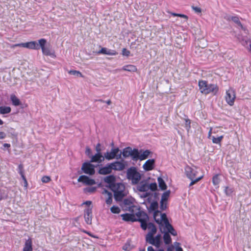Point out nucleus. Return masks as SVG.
<instances>
[{
	"label": "nucleus",
	"instance_id": "1",
	"mask_svg": "<svg viewBox=\"0 0 251 251\" xmlns=\"http://www.w3.org/2000/svg\"><path fill=\"white\" fill-rule=\"evenodd\" d=\"M153 218L155 222L159 225L160 230L163 228H166L172 235L174 236L177 235L176 231L169 223L165 213L162 214L159 211H155L153 214Z\"/></svg>",
	"mask_w": 251,
	"mask_h": 251
},
{
	"label": "nucleus",
	"instance_id": "2",
	"mask_svg": "<svg viewBox=\"0 0 251 251\" xmlns=\"http://www.w3.org/2000/svg\"><path fill=\"white\" fill-rule=\"evenodd\" d=\"M199 87L200 92L204 94L212 93L216 95L219 91V87L216 84H208L206 81L203 80H199Z\"/></svg>",
	"mask_w": 251,
	"mask_h": 251
},
{
	"label": "nucleus",
	"instance_id": "3",
	"mask_svg": "<svg viewBox=\"0 0 251 251\" xmlns=\"http://www.w3.org/2000/svg\"><path fill=\"white\" fill-rule=\"evenodd\" d=\"M142 175L135 167H131L127 170V178L131 181L132 184H138L140 181Z\"/></svg>",
	"mask_w": 251,
	"mask_h": 251
},
{
	"label": "nucleus",
	"instance_id": "4",
	"mask_svg": "<svg viewBox=\"0 0 251 251\" xmlns=\"http://www.w3.org/2000/svg\"><path fill=\"white\" fill-rule=\"evenodd\" d=\"M111 190L114 192V197L117 201H121L126 195L125 185L122 183H116L112 186Z\"/></svg>",
	"mask_w": 251,
	"mask_h": 251
},
{
	"label": "nucleus",
	"instance_id": "5",
	"mask_svg": "<svg viewBox=\"0 0 251 251\" xmlns=\"http://www.w3.org/2000/svg\"><path fill=\"white\" fill-rule=\"evenodd\" d=\"M225 98L226 102L229 105L233 106L234 104L236 99V93L235 90L232 87H229L226 90Z\"/></svg>",
	"mask_w": 251,
	"mask_h": 251
},
{
	"label": "nucleus",
	"instance_id": "6",
	"mask_svg": "<svg viewBox=\"0 0 251 251\" xmlns=\"http://www.w3.org/2000/svg\"><path fill=\"white\" fill-rule=\"evenodd\" d=\"M40 48H41L42 52L43 54L46 56H50L52 57H55L56 55L53 51H51L50 48L46 47L47 40L44 38H42L38 40Z\"/></svg>",
	"mask_w": 251,
	"mask_h": 251
},
{
	"label": "nucleus",
	"instance_id": "7",
	"mask_svg": "<svg viewBox=\"0 0 251 251\" xmlns=\"http://www.w3.org/2000/svg\"><path fill=\"white\" fill-rule=\"evenodd\" d=\"M137 217V221L141 223V227L143 230H146L147 228V222L149 219L147 214L142 211H139L136 213Z\"/></svg>",
	"mask_w": 251,
	"mask_h": 251
},
{
	"label": "nucleus",
	"instance_id": "8",
	"mask_svg": "<svg viewBox=\"0 0 251 251\" xmlns=\"http://www.w3.org/2000/svg\"><path fill=\"white\" fill-rule=\"evenodd\" d=\"M149 230V232L146 236V240L148 239L150 241L152 240L151 236H154V235L156 233L157 229L155 226L151 223H149L147 224V228Z\"/></svg>",
	"mask_w": 251,
	"mask_h": 251
},
{
	"label": "nucleus",
	"instance_id": "9",
	"mask_svg": "<svg viewBox=\"0 0 251 251\" xmlns=\"http://www.w3.org/2000/svg\"><path fill=\"white\" fill-rule=\"evenodd\" d=\"M185 173L187 177L190 179L196 178L198 171L196 169L191 168L189 166H186L185 168Z\"/></svg>",
	"mask_w": 251,
	"mask_h": 251
},
{
	"label": "nucleus",
	"instance_id": "10",
	"mask_svg": "<svg viewBox=\"0 0 251 251\" xmlns=\"http://www.w3.org/2000/svg\"><path fill=\"white\" fill-rule=\"evenodd\" d=\"M81 169L85 174L89 175H94L95 172L94 165L90 163L85 162L83 163Z\"/></svg>",
	"mask_w": 251,
	"mask_h": 251
},
{
	"label": "nucleus",
	"instance_id": "11",
	"mask_svg": "<svg viewBox=\"0 0 251 251\" xmlns=\"http://www.w3.org/2000/svg\"><path fill=\"white\" fill-rule=\"evenodd\" d=\"M161 234H157L155 237L153 236H151L152 240L150 241L147 239L146 241L147 243L155 246L156 248H159L161 243Z\"/></svg>",
	"mask_w": 251,
	"mask_h": 251
},
{
	"label": "nucleus",
	"instance_id": "12",
	"mask_svg": "<svg viewBox=\"0 0 251 251\" xmlns=\"http://www.w3.org/2000/svg\"><path fill=\"white\" fill-rule=\"evenodd\" d=\"M84 218L85 223L87 225L92 224V208L88 207L86 208L84 211Z\"/></svg>",
	"mask_w": 251,
	"mask_h": 251
},
{
	"label": "nucleus",
	"instance_id": "13",
	"mask_svg": "<svg viewBox=\"0 0 251 251\" xmlns=\"http://www.w3.org/2000/svg\"><path fill=\"white\" fill-rule=\"evenodd\" d=\"M22 47L31 50H38L40 46L38 42L36 41H30L26 43H22Z\"/></svg>",
	"mask_w": 251,
	"mask_h": 251
},
{
	"label": "nucleus",
	"instance_id": "14",
	"mask_svg": "<svg viewBox=\"0 0 251 251\" xmlns=\"http://www.w3.org/2000/svg\"><path fill=\"white\" fill-rule=\"evenodd\" d=\"M119 151V149L118 148L112 149L110 152L107 151L104 153V157L108 160L114 159Z\"/></svg>",
	"mask_w": 251,
	"mask_h": 251
},
{
	"label": "nucleus",
	"instance_id": "15",
	"mask_svg": "<svg viewBox=\"0 0 251 251\" xmlns=\"http://www.w3.org/2000/svg\"><path fill=\"white\" fill-rule=\"evenodd\" d=\"M77 180L78 182H81L88 185H92L96 183L94 179L90 178L88 176L84 175L80 176Z\"/></svg>",
	"mask_w": 251,
	"mask_h": 251
},
{
	"label": "nucleus",
	"instance_id": "16",
	"mask_svg": "<svg viewBox=\"0 0 251 251\" xmlns=\"http://www.w3.org/2000/svg\"><path fill=\"white\" fill-rule=\"evenodd\" d=\"M134 200L132 198H126L124 200V204L126 206V208L128 209V210L131 212H133L134 209L136 208L134 205Z\"/></svg>",
	"mask_w": 251,
	"mask_h": 251
},
{
	"label": "nucleus",
	"instance_id": "17",
	"mask_svg": "<svg viewBox=\"0 0 251 251\" xmlns=\"http://www.w3.org/2000/svg\"><path fill=\"white\" fill-rule=\"evenodd\" d=\"M155 165L154 159H148L143 165V168L145 171H149L153 169Z\"/></svg>",
	"mask_w": 251,
	"mask_h": 251
},
{
	"label": "nucleus",
	"instance_id": "18",
	"mask_svg": "<svg viewBox=\"0 0 251 251\" xmlns=\"http://www.w3.org/2000/svg\"><path fill=\"white\" fill-rule=\"evenodd\" d=\"M112 170L122 171L125 168V165L122 161H115L110 163Z\"/></svg>",
	"mask_w": 251,
	"mask_h": 251
},
{
	"label": "nucleus",
	"instance_id": "19",
	"mask_svg": "<svg viewBox=\"0 0 251 251\" xmlns=\"http://www.w3.org/2000/svg\"><path fill=\"white\" fill-rule=\"evenodd\" d=\"M224 19L227 21H232L234 23L240 26L242 28H243V26L240 21L239 17L237 16H231L226 15L225 16Z\"/></svg>",
	"mask_w": 251,
	"mask_h": 251
},
{
	"label": "nucleus",
	"instance_id": "20",
	"mask_svg": "<svg viewBox=\"0 0 251 251\" xmlns=\"http://www.w3.org/2000/svg\"><path fill=\"white\" fill-rule=\"evenodd\" d=\"M104 160V157H103L101 153H97L94 155H93L91 158V162H96L100 163Z\"/></svg>",
	"mask_w": 251,
	"mask_h": 251
},
{
	"label": "nucleus",
	"instance_id": "21",
	"mask_svg": "<svg viewBox=\"0 0 251 251\" xmlns=\"http://www.w3.org/2000/svg\"><path fill=\"white\" fill-rule=\"evenodd\" d=\"M138 190L140 192H145V193L142 195V197L146 198L148 197L149 194L147 192V191L149 190V184L147 183L141 184L138 186Z\"/></svg>",
	"mask_w": 251,
	"mask_h": 251
},
{
	"label": "nucleus",
	"instance_id": "22",
	"mask_svg": "<svg viewBox=\"0 0 251 251\" xmlns=\"http://www.w3.org/2000/svg\"><path fill=\"white\" fill-rule=\"evenodd\" d=\"M112 169L110 163L107 164L105 166L102 167L100 168L99 173L101 175H107L112 172Z\"/></svg>",
	"mask_w": 251,
	"mask_h": 251
},
{
	"label": "nucleus",
	"instance_id": "23",
	"mask_svg": "<svg viewBox=\"0 0 251 251\" xmlns=\"http://www.w3.org/2000/svg\"><path fill=\"white\" fill-rule=\"evenodd\" d=\"M98 54H103L109 55H116L117 52L116 50L108 49L106 48H102L98 52Z\"/></svg>",
	"mask_w": 251,
	"mask_h": 251
},
{
	"label": "nucleus",
	"instance_id": "24",
	"mask_svg": "<svg viewBox=\"0 0 251 251\" xmlns=\"http://www.w3.org/2000/svg\"><path fill=\"white\" fill-rule=\"evenodd\" d=\"M122 219L126 222H135L136 221V218L133 214L126 213L121 215Z\"/></svg>",
	"mask_w": 251,
	"mask_h": 251
},
{
	"label": "nucleus",
	"instance_id": "25",
	"mask_svg": "<svg viewBox=\"0 0 251 251\" xmlns=\"http://www.w3.org/2000/svg\"><path fill=\"white\" fill-rule=\"evenodd\" d=\"M161 232L164 233L163 235V240L164 243L166 244H170L172 242V239L171 236L169 234L170 232H169L166 228H163L162 230H160Z\"/></svg>",
	"mask_w": 251,
	"mask_h": 251
},
{
	"label": "nucleus",
	"instance_id": "26",
	"mask_svg": "<svg viewBox=\"0 0 251 251\" xmlns=\"http://www.w3.org/2000/svg\"><path fill=\"white\" fill-rule=\"evenodd\" d=\"M104 181L109 184L111 189H112V186L116 184V183H115V177L113 175L106 176L104 178Z\"/></svg>",
	"mask_w": 251,
	"mask_h": 251
},
{
	"label": "nucleus",
	"instance_id": "27",
	"mask_svg": "<svg viewBox=\"0 0 251 251\" xmlns=\"http://www.w3.org/2000/svg\"><path fill=\"white\" fill-rule=\"evenodd\" d=\"M151 153V152L148 150H146L145 151L140 150L139 160H143L146 159L148 157Z\"/></svg>",
	"mask_w": 251,
	"mask_h": 251
},
{
	"label": "nucleus",
	"instance_id": "28",
	"mask_svg": "<svg viewBox=\"0 0 251 251\" xmlns=\"http://www.w3.org/2000/svg\"><path fill=\"white\" fill-rule=\"evenodd\" d=\"M102 194L103 195H105L106 196V201H105V202H106V204H108V205L111 204L112 203V193L109 192H108L106 190H104L103 191Z\"/></svg>",
	"mask_w": 251,
	"mask_h": 251
},
{
	"label": "nucleus",
	"instance_id": "29",
	"mask_svg": "<svg viewBox=\"0 0 251 251\" xmlns=\"http://www.w3.org/2000/svg\"><path fill=\"white\" fill-rule=\"evenodd\" d=\"M121 70L128 71L130 72H136L137 71V67L133 65H125L121 69Z\"/></svg>",
	"mask_w": 251,
	"mask_h": 251
},
{
	"label": "nucleus",
	"instance_id": "30",
	"mask_svg": "<svg viewBox=\"0 0 251 251\" xmlns=\"http://www.w3.org/2000/svg\"><path fill=\"white\" fill-rule=\"evenodd\" d=\"M32 240L31 238L28 239L25 243L23 251H32Z\"/></svg>",
	"mask_w": 251,
	"mask_h": 251
},
{
	"label": "nucleus",
	"instance_id": "31",
	"mask_svg": "<svg viewBox=\"0 0 251 251\" xmlns=\"http://www.w3.org/2000/svg\"><path fill=\"white\" fill-rule=\"evenodd\" d=\"M131 157L134 160H137L139 159L140 157V150L137 149H134L131 151Z\"/></svg>",
	"mask_w": 251,
	"mask_h": 251
},
{
	"label": "nucleus",
	"instance_id": "32",
	"mask_svg": "<svg viewBox=\"0 0 251 251\" xmlns=\"http://www.w3.org/2000/svg\"><path fill=\"white\" fill-rule=\"evenodd\" d=\"M158 207V204L157 201H153L152 202L149 208V212H153V214L155 211H159L157 209Z\"/></svg>",
	"mask_w": 251,
	"mask_h": 251
},
{
	"label": "nucleus",
	"instance_id": "33",
	"mask_svg": "<svg viewBox=\"0 0 251 251\" xmlns=\"http://www.w3.org/2000/svg\"><path fill=\"white\" fill-rule=\"evenodd\" d=\"M10 100L12 101V104L14 106H19L21 104L20 100L14 94L11 95Z\"/></svg>",
	"mask_w": 251,
	"mask_h": 251
},
{
	"label": "nucleus",
	"instance_id": "34",
	"mask_svg": "<svg viewBox=\"0 0 251 251\" xmlns=\"http://www.w3.org/2000/svg\"><path fill=\"white\" fill-rule=\"evenodd\" d=\"M132 149L130 147H127L125 148L122 152L123 155L125 157H127L131 156Z\"/></svg>",
	"mask_w": 251,
	"mask_h": 251
},
{
	"label": "nucleus",
	"instance_id": "35",
	"mask_svg": "<svg viewBox=\"0 0 251 251\" xmlns=\"http://www.w3.org/2000/svg\"><path fill=\"white\" fill-rule=\"evenodd\" d=\"M158 184H159V187H160V188L161 190H164L166 189V188H167L166 184L162 178H161V177L158 178Z\"/></svg>",
	"mask_w": 251,
	"mask_h": 251
},
{
	"label": "nucleus",
	"instance_id": "36",
	"mask_svg": "<svg viewBox=\"0 0 251 251\" xmlns=\"http://www.w3.org/2000/svg\"><path fill=\"white\" fill-rule=\"evenodd\" d=\"M11 112V108L9 106H0V113L1 114H8Z\"/></svg>",
	"mask_w": 251,
	"mask_h": 251
},
{
	"label": "nucleus",
	"instance_id": "37",
	"mask_svg": "<svg viewBox=\"0 0 251 251\" xmlns=\"http://www.w3.org/2000/svg\"><path fill=\"white\" fill-rule=\"evenodd\" d=\"M223 138H224L223 135H222V136H219L217 137H215L214 136H212L211 139H212V142L213 143L220 145L221 142L222 140H223Z\"/></svg>",
	"mask_w": 251,
	"mask_h": 251
},
{
	"label": "nucleus",
	"instance_id": "38",
	"mask_svg": "<svg viewBox=\"0 0 251 251\" xmlns=\"http://www.w3.org/2000/svg\"><path fill=\"white\" fill-rule=\"evenodd\" d=\"M224 192L226 196H231L234 192V189L232 187L226 186L225 187Z\"/></svg>",
	"mask_w": 251,
	"mask_h": 251
},
{
	"label": "nucleus",
	"instance_id": "39",
	"mask_svg": "<svg viewBox=\"0 0 251 251\" xmlns=\"http://www.w3.org/2000/svg\"><path fill=\"white\" fill-rule=\"evenodd\" d=\"M18 172L21 175L23 179L24 180L26 186L27 185V181L24 174L23 166L22 164H20L18 166Z\"/></svg>",
	"mask_w": 251,
	"mask_h": 251
},
{
	"label": "nucleus",
	"instance_id": "40",
	"mask_svg": "<svg viewBox=\"0 0 251 251\" xmlns=\"http://www.w3.org/2000/svg\"><path fill=\"white\" fill-rule=\"evenodd\" d=\"M220 182V179L219 178V175H216L213 176L212 178V183L214 185H218Z\"/></svg>",
	"mask_w": 251,
	"mask_h": 251
},
{
	"label": "nucleus",
	"instance_id": "41",
	"mask_svg": "<svg viewBox=\"0 0 251 251\" xmlns=\"http://www.w3.org/2000/svg\"><path fill=\"white\" fill-rule=\"evenodd\" d=\"M170 191L165 192L162 195L161 201L167 202V201L170 196Z\"/></svg>",
	"mask_w": 251,
	"mask_h": 251
},
{
	"label": "nucleus",
	"instance_id": "42",
	"mask_svg": "<svg viewBox=\"0 0 251 251\" xmlns=\"http://www.w3.org/2000/svg\"><path fill=\"white\" fill-rule=\"evenodd\" d=\"M96 189H97L96 187L91 186V187H88L85 188L84 189V191L86 193L91 194V193H93L94 192H95L96 190Z\"/></svg>",
	"mask_w": 251,
	"mask_h": 251
},
{
	"label": "nucleus",
	"instance_id": "43",
	"mask_svg": "<svg viewBox=\"0 0 251 251\" xmlns=\"http://www.w3.org/2000/svg\"><path fill=\"white\" fill-rule=\"evenodd\" d=\"M68 73L70 75H76L77 76H79L81 77H83V75H82V74L81 73V72H80L78 71L70 70L69 71Z\"/></svg>",
	"mask_w": 251,
	"mask_h": 251
},
{
	"label": "nucleus",
	"instance_id": "44",
	"mask_svg": "<svg viewBox=\"0 0 251 251\" xmlns=\"http://www.w3.org/2000/svg\"><path fill=\"white\" fill-rule=\"evenodd\" d=\"M185 127L188 132L189 131L191 128V121L189 119H185Z\"/></svg>",
	"mask_w": 251,
	"mask_h": 251
},
{
	"label": "nucleus",
	"instance_id": "45",
	"mask_svg": "<svg viewBox=\"0 0 251 251\" xmlns=\"http://www.w3.org/2000/svg\"><path fill=\"white\" fill-rule=\"evenodd\" d=\"M203 177V176H200L196 178H194L193 179H190L191 180V182L189 184V187H190L192 185H193L194 184L200 181L201 179H202Z\"/></svg>",
	"mask_w": 251,
	"mask_h": 251
},
{
	"label": "nucleus",
	"instance_id": "46",
	"mask_svg": "<svg viewBox=\"0 0 251 251\" xmlns=\"http://www.w3.org/2000/svg\"><path fill=\"white\" fill-rule=\"evenodd\" d=\"M203 177V176H200L196 178H194L193 179H190L191 180V182L189 184V187H190L192 185H193L194 184L200 181L201 179H202Z\"/></svg>",
	"mask_w": 251,
	"mask_h": 251
},
{
	"label": "nucleus",
	"instance_id": "47",
	"mask_svg": "<svg viewBox=\"0 0 251 251\" xmlns=\"http://www.w3.org/2000/svg\"><path fill=\"white\" fill-rule=\"evenodd\" d=\"M110 210L112 213H115V214H118L121 211L120 208L117 206H113L111 208Z\"/></svg>",
	"mask_w": 251,
	"mask_h": 251
},
{
	"label": "nucleus",
	"instance_id": "48",
	"mask_svg": "<svg viewBox=\"0 0 251 251\" xmlns=\"http://www.w3.org/2000/svg\"><path fill=\"white\" fill-rule=\"evenodd\" d=\"M170 13L173 16H178L179 17L185 18L186 19V20H187L188 18V16L184 14H177V13H173V12H170Z\"/></svg>",
	"mask_w": 251,
	"mask_h": 251
},
{
	"label": "nucleus",
	"instance_id": "49",
	"mask_svg": "<svg viewBox=\"0 0 251 251\" xmlns=\"http://www.w3.org/2000/svg\"><path fill=\"white\" fill-rule=\"evenodd\" d=\"M149 189L152 191H155L157 189V185L155 183H152L149 185Z\"/></svg>",
	"mask_w": 251,
	"mask_h": 251
},
{
	"label": "nucleus",
	"instance_id": "50",
	"mask_svg": "<svg viewBox=\"0 0 251 251\" xmlns=\"http://www.w3.org/2000/svg\"><path fill=\"white\" fill-rule=\"evenodd\" d=\"M41 180L43 183H48L50 182L51 179L50 177L45 176L42 177Z\"/></svg>",
	"mask_w": 251,
	"mask_h": 251
},
{
	"label": "nucleus",
	"instance_id": "51",
	"mask_svg": "<svg viewBox=\"0 0 251 251\" xmlns=\"http://www.w3.org/2000/svg\"><path fill=\"white\" fill-rule=\"evenodd\" d=\"M167 208V202L166 201H160V208L162 210H164Z\"/></svg>",
	"mask_w": 251,
	"mask_h": 251
},
{
	"label": "nucleus",
	"instance_id": "52",
	"mask_svg": "<svg viewBox=\"0 0 251 251\" xmlns=\"http://www.w3.org/2000/svg\"><path fill=\"white\" fill-rule=\"evenodd\" d=\"M130 54V51L126 50V48H124L122 50V54L124 56H128Z\"/></svg>",
	"mask_w": 251,
	"mask_h": 251
},
{
	"label": "nucleus",
	"instance_id": "53",
	"mask_svg": "<svg viewBox=\"0 0 251 251\" xmlns=\"http://www.w3.org/2000/svg\"><path fill=\"white\" fill-rule=\"evenodd\" d=\"M147 250H148V251H164L163 249H161L155 251L154 250L153 247L151 246L148 247Z\"/></svg>",
	"mask_w": 251,
	"mask_h": 251
},
{
	"label": "nucleus",
	"instance_id": "54",
	"mask_svg": "<svg viewBox=\"0 0 251 251\" xmlns=\"http://www.w3.org/2000/svg\"><path fill=\"white\" fill-rule=\"evenodd\" d=\"M192 8L197 13H201V8L198 7L193 6Z\"/></svg>",
	"mask_w": 251,
	"mask_h": 251
},
{
	"label": "nucleus",
	"instance_id": "55",
	"mask_svg": "<svg viewBox=\"0 0 251 251\" xmlns=\"http://www.w3.org/2000/svg\"><path fill=\"white\" fill-rule=\"evenodd\" d=\"M97 101H100L101 102H105L106 103H107V104L109 105L111 103V101L110 100H106V101H105L104 100H102L101 99H100V100H97Z\"/></svg>",
	"mask_w": 251,
	"mask_h": 251
},
{
	"label": "nucleus",
	"instance_id": "56",
	"mask_svg": "<svg viewBox=\"0 0 251 251\" xmlns=\"http://www.w3.org/2000/svg\"><path fill=\"white\" fill-rule=\"evenodd\" d=\"M21 45H22V43H19V44L12 45H11L10 48L13 49V48H15V47H22V46Z\"/></svg>",
	"mask_w": 251,
	"mask_h": 251
},
{
	"label": "nucleus",
	"instance_id": "57",
	"mask_svg": "<svg viewBox=\"0 0 251 251\" xmlns=\"http://www.w3.org/2000/svg\"><path fill=\"white\" fill-rule=\"evenodd\" d=\"M100 143H98L96 147V150L97 152V153H100Z\"/></svg>",
	"mask_w": 251,
	"mask_h": 251
},
{
	"label": "nucleus",
	"instance_id": "58",
	"mask_svg": "<svg viewBox=\"0 0 251 251\" xmlns=\"http://www.w3.org/2000/svg\"><path fill=\"white\" fill-rule=\"evenodd\" d=\"M6 137V134L3 132H0V139L5 138Z\"/></svg>",
	"mask_w": 251,
	"mask_h": 251
},
{
	"label": "nucleus",
	"instance_id": "59",
	"mask_svg": "<svg viewBox=\"0 0 251 251\" xmlns=\"http://www.w3.org/2000/svg\"><path fill=\"white\" fill-rule=\"evenodd\" d=\"M91 204H92V201H86L82 203V204H85L88 206H90Z\"/></svg>",
	"mask_w": 251,
	"mask_h": 251
},
{
	"label": "nucleus",
	"instance_id": "60",
	"mask_svg": "<svg viewBox=\"0 0 251 251\" xmlns=\"http://www.w3.org/2000/svg\"><path fill=\"white\" fill-rule=\"evenodd\" d=\"M91 152V149L88 147L86 148V154L88 155H89L90 154Z\"/></svg>",
	"mask_w": 251,
	"mask_h": 251
},
{
	"label": "nucleus",
	"instance_id": "61",
	"mask_svg": "<svg viewBox=\"0 0 251 251\" xmlns=\"http://www.w3.org/2000/svg\"><path fill=\"white\" fill-rule=\"evenodd\" d=\"M87 234L89 235L90 236L92 237H93V238H98V237L96 236V235H94L93 234H92L91 232H88V233H87Z\"/></svg>",
	"mask_w": 251,
	"mask_h": 251
},
{
	"label": "nucleus",
	"instance_id": "62",
	"mask_svg": "<svg viewBox=\"0 0 251 251\" xmlns=\"http://www.w3.org/2000/svg\"><path fill=\"white\" fill-rule=\"evenodd\" d=\"M3 146L4 148H9L10 147V145L7 143H4Z\"/></svg>",
	"mask_w": 251,
	"mask_h": 251
},
{
	"label": "nucleus",
	"instance_id": "63",
	"mask_svg": "<svg viewBox=\"0 0 251 251\" xmlns=\"http://www.w3.org/2000/svg\"><path fill=\"white\" fill-rule=\"evenodd\" d=\"M211 133H212V128H211L210 129V130L208 132V137L210 138L211 136Z\"/></svg>",
	"mask_w": 251,
	"mask_h": 251
},
{
	"label": "nucleus",
	"instance_id": "64",
	"mask_svg": "<svg viewBox=\"0 0 251 251\" xmlns=\"http://www.w3.org/2000/svg\"><path fill=\"white\" fill-rule=\"evenodd\" d=\"M176 251H183V250L181 248L178 247L176 249Z\"/></svg>",
	"mask_w": 251,
	"mask_h": 251
}]
</instances>
